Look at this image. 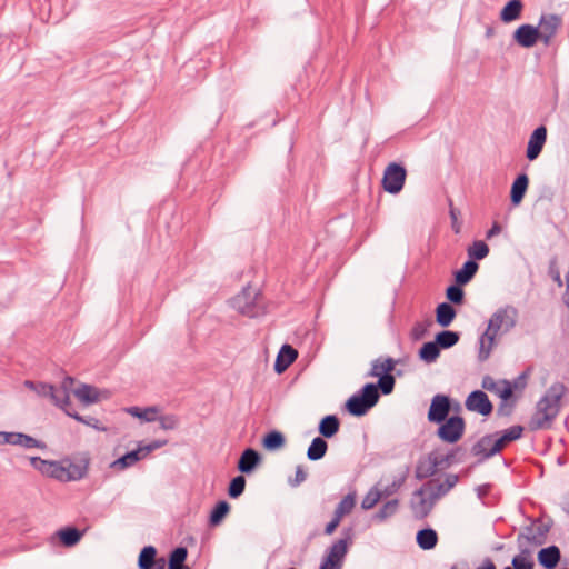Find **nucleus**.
I'll return each instance as SVG.
<instances>
[{
    "instance_id": "60",
    "label": "nucleus",
    "mask_w": 569,
    "mask_h": 569,
    "mask_svg": "<svg viewBox=\"0 0 569 569\" xmlns=\"http://www.w3.org/2000/svg\"><path fill=\"white\" fill-rule=\"evenodd\" d=\"M169 569H189L188 567H178V568H169Z\"/></svg>"
},
{
    "instance_id": "52",
    "label": "nucleus",
    "mask_w": 569,
    "mask_h": 569,
    "mask_svg": "<svg viewBox=\"0 0 569 569\" xmlns=\"http://www.w3.org/2000/svg\"><path fill=\"white\" fill-rule=\"evenodd\" d=\"M177 420L173 417L160 418V425L163 429H172L176 427Z\"/></svg>"
},
{
    "instance_id": "53",
    "label": "nucleus",
    "mask_w": 569,
    "mask_h": 569,
    "mask_svg": "<svg viewBox=\"0 0 569 569\" xmlns=\"http://www.w3.org/2000/svg\"><path fill=\"white\" fill-rule=\"evenodd\" d=\"M306 478H307L306 470L303 469V467L298 466L296 469L295 483L299 485V483L303 482L306 480Z\"/></svg>"
},
{
    "instance_id": "34",
    "label": "nucleus",
    "mask_w": 569,
    "mask_h": 569,
    "mask_svg": "<svg viewBox=\"0 0 569 569\" xmlns=\"http://www.w3.org/2000/svg\"><path fill=\"white\" fill-rule=\"evenodd\" d=\"M157 550L156 548L148 546L144 547L139 556V567L140 569H149L157 565L158 559H156Z\"/></svg>"
},
{
    "instance_id": "39",
    "label": "nucleus",
    "mask_w": 569,
    "mask_h": 569,
    "mask_svg": "<svg viewBox=\"0 0 569 569\" xmlns=\"http://www.w3.org/2000/svg\"><path fill=\"white\" fill-rule=\"evenodd\" d=\"M459 340V336L453 331H442L437 335L436 343L442 348H450Z\"/></svg>"
},
{
    "instance_id": "42",
    "label": "nucleus",
    "mask_w": 569,
    "mask_h": 569,
    "mask_svg": "<svg viewBox=\"0 0 569 569\" xmlns=\"http://www.w3.org/2000/svg\"><path fill=\"white\" fill-rule=\"evenodd\" d=\"M187 549L186 548H177L172 551L169 559V568H178V567H184L183 562L187 558Z\"/></svg>"
},
{
    "instance_id": "36",
    "label": "nucleus",
    "mask_w": 569,
    "mask_h": 569,
    "mask_svg": "<svg viewBox=\"0 0 569 569\" xmlns=\"http://www.w3.org/2000/svg\"><path fill=\"white\" fill-rule=\"evenodd\" d=\"M229 510H230V506L227 501L218 502L211 512L210 523L212 526H218L223 520V518L228 515Z\"/></svg>"
},
{
    "instance_id": "24",
    "label": "nucleus",
    "mask_w": 569,
    "mask_h": 569,
    "mask_svg": "<svg viewBox=\"0 0 569 569\" xmlns=\"http://www.w3.org/2000/svg\"><path fill=\"white\" fill-rule=\"evenodd\" d=\"M417 543L423 550L433 549L438 543V535L433 529H422L417 533Z\"/></svg>"
},
{
    "instance_id": "47",
    "label": "nucleus",
    "mask_w": 569,
    "mask_h": 569,
    "mask_svg": "<svg viewBox=\"0 0 569 569\" xmlns=\"http://www.w3.org/2000/svg\"><path fill=\"white\" fill-rule=\"evenodd\" d=\"M522 431L523 429L521 426H512L509 429L505 430L502 436L510 443L511 441L519 439L522 435Z\"/></svg>"
},
{
    "instance_id": "40",
    "label": "nucleus",
    "mask_w": 569,
    "mask_h": 569,
    "mask_svg": "<svg viewBox=\"0 0 569 569\" xmlns=\"http://www.w3.org/2000/svg\"><path fill=\"white\" fill-rule=\"evenodd\" d=\"M439 347L436 342H427L420 349V357L427 362L435 361L439 356Z\"/></svg>"
},
{
    "instance_id": "13",
    "label": "nucleus",
    "mask_w": 569,
    "mask_h": 569,
    "mask_svg": "<svg viewBox=\"0 0 569 569\" xmlns=\"http://www.w3.org/2000/svg\"><path fill=\"white\" fill-rule=\"evenodd\" d=\"M458 482L456 475H449L443 480H432L427 483L426 490L430 492L432 500H437L448 493Z\"/></svg>"
},
{
    "instance_id": "46",
    "label": "nucleus",
    "mask_w": 569,
    "mask_h": 569,
    "mask_svg": "<svg viewBox=\"0 0 569 569\" xmlns=\"http://www.w3.org/2000/svg\"><path fill=\"white\" fill-rule=\"evenodd\" d=\"M382 393L388 395L393 390L395 387V378L392 375H385V377L379 378L378 383Z\"/></svg>"
},
{
    "instance_id": "56",
    "label": "nucleus",
    "mask_w": 569,
    "mask_h": 569,
    "mask_svg": "<svg viewBox=\"0 0 569 569\" xmlns=\"http://www.w3.org/2000/svg\"><path fill=\"white\" fill-rule=\"evenodd\" d=\"M477 569H496V566L492 560L486 559Z\"/></svg>"
},
{
    "instance_id": "3",
    "label": "nucleus",
    "mask_w": 569,
    "mask_h": 569,
    "mask_svg": "<svg viewBox=\"0 0 569 569\" xmlns=\"http://www.w3.org/2000/svg\"><path fill=\"white\" fill-rule=\"evenodd\" d=\"M378 399V388L372 383H368L363 387L361 395L352 396L347 401L346 407L350 413L355 416H362L368 411V409L376 405Z\"/></svg>"
},
{
    "instance_id": "9",
    "label": "nucleus",
    "mask_w": 569,
    "mask_h": 569,
    "mask_svg": "<svg viewBox=\"0 0 569 569\" xmlns=\"http://www.w3.org/2000/svg\"><path fill=\"white\" fill-rule=\"evenodd\" d=\"M465 421L460 417H451L445 421L439 430L438 436L446 442H457L463 435Z\"/></svg>"
},
{
    "instance_id": "35",
    "label": "nucleus",
    "mask_w": 569,
    "mask_h": 569,
    "mask_svg": "<svg viewBox=\"0 0 569 569\" xmlns=\"http://www.w3.org/2000/svg\"><path fill=\"white\" fill-rule=\"evenodd\" d=\"M58 536L64 546L71 547L80 540L82 533L76 528H66L60 530Z\"/></svg>"
},
{
    "instance_id": "50",
    "label": "nucleus",
    "mask_w": 569,
    "mask_h": 569,
    "mask_svg": "<svg viewBox=\"0 0 569 569\" xmlns=\"http://www.w3.org/2000/svg\"><path fill=\"white\" fill-rule=\"evenodd\" d=\"M397 507H398V501H397V500L388 501V502L383 506V508L381 509V511H380V512H381V517H382V518H386V517H388V516L392 515V513L396 511Z\"/></svg>"
},
{
    "instance_id": "25",
    "label": "nucleus",
    "mask_w": 569,
    "mask_h": 569,
    "mask_svg": "<svg viewBox=\"0 0 569 569\" xmlns=\"http://www.w3.org/2000/svg\"><path fill=\"white\" fill-rule=\"evenodd\" d=\"M522 3L520 0L509 1L500 13V19L503 22H511L520 18L522 11Z\"/></svg>"
},
{
    "instance_id": "31",
    "label": "nucleus",
    "mask_w": 569,
    "mask_h": 569,
    "mask_svg": "<svg viewBox=\"0 0 569 569\" xmlns=\"http://www.w3.org/2000/svg\"><path fill=\"white\" fill-rule=\"evenodd\" d=\"M498 335L490 332L489 329L485 331L480 339V350H479V357L481 360L488 359L493 346L495 341Z\"/></svg>"
},
{
    "instance_id": "61",
    "label": "nucleus",
    "mask_w": 569,
    "mask_h": 569,
    "mask_svg": "<svg viewBox=\"0 0 569 569\" xmlns=\"http://www.w3.org/2000/svg\"><path fill=\"white\" fill-rule=\"evenodd\" d=\"M505 569H512V568H510V567H507V568H505Z\"/></svg>"
},
{
    "instance_id": "19",
    "label": "nucleus",
    "mask_w": 569,
    "mask_h": 569,
    "mask_svg": "<svg viewBox=\"0 0 569 569\" xmlns=\"http://www.w3.org/2000/svg\"><path fill=\"white\" fill-rule=\"evenodd\" d=\"M298 352L289 345H284L277 357L274 368L281 373L297 359Z\"/></svg>"
},
{
    "instance_id": "23",
    "label": "nucleus",
    "mask_w": 569,
    "mask_h": 569,
    "mask_svg": "<svg viewBox=\"0 0 569 569\" xmlns=\"http://www.w3.org/2000/svg\"><path fill=\"white\" fill-rule=\"evenodd\" d=\"M340 428V421L336 416H326L319 423V432L325 438L333 437Z\"/></svg>"
},
{
    "instance_id": "59",
    "label": "nucleus",
    "mask_w": 569,
    "mask_h": 569,
    "mask_svg": "<svg viewBox=\"0 0 569 569\" xmlns=\"http://www.w3.org/2000/svg\"><path fill=\"white\" fill-rule=\"evenodd\" d=\"M555 280L559 283V286L562 284V281H561L559 272H556Z\"/></svg>"
},
{
    "instance_id": "2",
    "label": "nucleus",
    "mask_w": 569,
    "mask_h": 569,
    "mask_svg": "<svg viewBox=\"0 0 569 569\" xmlns=\"http://www.w3.org/2000/svg\"><path fill=\"white\" fill-rule=\"evenodd\" d=\"M566 393L567 388L565 385H552L538 402L537 409L530 420V427L536 430L550 428L559 412L561 400Z\"/></svg>"
},
{
    "instance_id": "28",
    "label": "nucleus",
    "mask_w": 569,
    "mask_h": 569,
    "mask_svg": "<svg viewBox=\"0 0 569 569\" xmlns=\"http://www.w3.org/2000/svg\"><path fill=\"white\" fill-rule=\"evenodd\" d=\"M478 270V263L473 260L467 261L463 267L456 272V281L459 284L469 282Z\"/></svg>"
},
{
    "instance_id": "29",
    "label": "nucleus",
    "mask_w": 569,
    "mask_h": 569,
    "mask_svg": "<svg viewBox=\"0 0 569 569\" xmlns=\"http://www.w3.org/2000/svg\"><path fill=\"white\" fill-rule=\"evenodd\" d=\"M513 569H533L535 561L532 551L529 549H523L513 557L512 559Z\"/></svg>"
},
{
    "instance_id": "17",
    "label": "nucleus",
    "mask_w": 569,
    "mask_h": 569,
    "mask_svg": "<svg viewBox=\"0 0 569 569\" xmlns=\"http://www.w3.org/2000/svg\"><path fill=\"white\" fill-rule=\"evenodd\" d=\"M547 139V129L541 126L538 127L531 134L528 148H527V158L529 160H535L541 152Z\"/></svg>"
},
{
    "instance_id": "27",
    "label": "nucleus",
    "mask_w": 569,
    "mask_h": 569,
    "mask_svg": "<svg viewBox=\"0 0 569 569\" xmlns=\"http://www.w3.org/2000/svg\"><path fill=\"white\" fill-rule=\"evenodd\" d=\"M395 369V361L392 359H378L372 363L370 376L371 377H385V375H391Z\"/></svg>"
},
{
    "instance_id": "14",
    "label": "nucleus",
    "mask_w": 569,
    "mask_h": 569,
    "mask_svg": "<svg viewBox=\"0 0 569 569\" xmlns=\"http://www.w3.org/2000/svg\"><path fill=\"white\" fill-rule=\"evenodd\" d=\"M450 410V402L448 397L442 395H437L433 397L429 412L428 419L432 422H441L446 419Z\"/></svg>"
},
{
    "instance_id": "10",
    "label": "nucleus",
    "mask_w": 569,
    "mask_h": 569,
    "mask_svg": "<svg viewBox=\"0 0 569 569\" xmlns=\"http://www.w3.org/2000/svg\"><path fill=\"white\" fill-rule=\"evenodd\" d=\"M63 466V481H76L82 479L89 468V459L86 457L79 458L77 460L64 459L62 460Z\"/></svg>"
},
{
    "instance_id": "1",
    "label": "nucleus",
    "mask_w": 569,
    "mask_h": 569,
    "mask_svg": "<svg viewBox=\"0 0 569 569\" xmlns=\"http://www.w3.org/2000/svg\"><path fill=\"white\" fill-rule=\"evenodd\" d=\"M74 379L71 377H67L63 379L60 388H54L51 385H38L36 386L33 382L27 381L26 386L36 390L38 393L50 397L52 401L61 407L66 413L78 421L84 422L87 425H92L89 421H86L82 417H80L71 407L70 403V392L74 395V397L83 405H91L99 402L102 399H107L109 393L107 391H101L96 387L89 385H80L77 388H73Z\"/></svg>"
},
{
    "instance_id": "18",
    "label": "nucleus",
    "mask_w": 569,
    "mask_h": 569,
    "mask_svg": "<svg viewBox=\"0 0 569 569\" xmlns=\"http://www.w3.org/2000/svg\"><path fill=\"white\" fill-rule=\"evenodd\" d=\"M560 26V20L556 16L542 17L540 19V23L538 29L540 40H542L546 44L550 42V40L556 34L558 28Z\"/></svg>"
},
{
    "instance_id": "37",
    "label": "nucleus",
    "mask_w": 569,
    "mask_h": 569,
    "mask_svg": "<svg viewBox=\"0 0 569 569\" xmlns=\"http://www.w3.org/2000/svg\"><path fill=\"white\" fill-rule=\"evenodd\" d=\"M489 253L488 246L479 240L475 241L469 248H468V256L473 260H481L486 258Z\"/></svg>"
},
{
    "instance_id": "48",
    "label": "nucleus",
    "mask_w": 569,
    "mask_h": 569,
    "mask_svg": "<svg viewBox=\"0 0 569 569\" xmlns=\"http://www.w3.org/2000/svg\"><path fill=\"white\" fill-rule=\"evenodd\" d=\"M246 298V293L243 295H240L238 296L236 299H234V305L236 307L241 311V313L246 315V316H249V317H254L257 315V312L253 310L252 307H249V306H242V300Z\"/></svg>"
},
{
    "instance_id": "43",
    "label": "nucleus",
    "mask_w": 569,
    "mask_h": 569,
    "mask_svg": "<svg viewBox=\"0 0 569 569\" xmlns=\"http://www.w3.org/2000/svg\"><path fill=\"white\" fill-rule=\"evenodd\" d=\"M381 499V492L378 489H371L362 499L361 507L365 510L372 509Z\"/></svg>"
},
{
    "instance_id": "8",
    "label": "nucleus",
    "mask_w": 569,
    "mask_h": 569,
    "mask_svg": "<svg viewBox=\"0 0 569 569\" xmlns=\"http://www.w3.org/2000/svg\"><path fill=\"white\" fill-rule=\"evenodd\" d=\"M348 551L347 539H339L329 549L320 569H341L342 560Z\"/></svg>"
},
{
    "instance_id": "54",
    "label": "nucleus",
    "mask_w": 569,
    "mask_h": 569,
    "mask_svg": "<svg viewBox=\"0 0 569 569\" xmlns=\"http://www.w3.org/2000/svg\"><path fill=\"white\" fill-rule=\"evenodd\" d=\"M502 231L501 226L498 222H495L492 227L487 232V239H490Z\"/></svg>"
},
{
    "instance_id": "12",
    "label": "nucleus",
    "mask_w": 569,
    "mask_h": 569,
    "mask_svg": "<svg viewBox=\"0 0 569 569\" xmlns=\"http://www.w3.org/2000/svg\"><path fill=\"white\" fill-rule=\"evenodd\" d=\"M466 407L470 411H476L483 416H488L492 411V405L488 396L480 390L473 391L466 400Z\"/></svg>"
},
{
    "instance_id": "30",
    "label": "nucleus",
    "mask_w": 569,
    "mask_h": 569,
    "mask_svg": "<svg viewBox=\"0 0 569 569\" xmlns=\"http://www.w3.org/2000/svg\"><path fill=\"white\" fill-rule=\"evenodd\" d=\"M528 187V177L526 174H520L515 182L512 183L511 188V200L513 203L518 204L527 190Z\"/></svg>"
},
{
    "instance_id": "49",
    "label": "nucleus",
    "mask_w": 569,
    "mask_h": 569,
    "mask_svg": "<svg viewBox=\"0 0 569 569\" xmlns=\"http://www.w3.org/2000/svg\"><path fill=\"white\" fill-rule=\"evenodd\" d=\"M497 393L503 400H508L512 396V387L507 381H499Z\"/></svg>"
},
{
    "instance_id": "41",
    "label": "nucleus",
    "mask_w": 569,
    "mask_h": 569,
    "mask_svg": "<svg viewBox=\"0 0 569 569\" xmlns=\"http://www.w3.org/2000/svg\"><path fill=\"white\" fill-rule=\"evenodd\" d=\"M423 489H420L416 492V496L420 497V501L418 505L413 506V510L416 512V516L419 518H425L432 508V502L428 503L427 500L423 498Z\"/></svg>"
},
{
    "instance_id": "7",
    "label": "nucleus",
    "mask_w": 569,
    "mask_h": 569,
    "mask_svg": "<svg viewBox=\"0 0 569 569\" xmlns=\"http://www.w3.org/2000/svg\"><path fill=\"white\" fill-rule=\"evenodd\" d=\"M517 311L513 308L507 307L499 309L492 315L489 320L488 328L490 332L499 335V332L508 331L515 326Z\"/></svg>"
},
{
    "instance_id": "45",
    "label": "nucleus",
    "mask_w": 569,
    "mask_h": 569,
    "mask_svg": "<svg viewBox=\"0 0 569 569\" xmlns=\"http://www.w3.org/2000/svg\"><path fill=\"white\" fill-rule=\"evenodd\" d=\"M447 298L457 305H461L463 302V290L459 286H450L446 291Z\"/></svg>"
},
{
    "instance_id": "32",
    "label": "nucleus",
    "mask_w": 569,
    "mask_h": 569,
    "mask_svg": "<svg viewBox=\"0 0 569 569\" xmlns=\"http://www.w3.org/2000/svg\"><path fill=\"white\" fill-rule=\"evenodd\" d=\"M327 449V442L322 438L317 437L312 440L311 445L308 448V458L310 460L321 459L326 455Z\"/></svg>"
},
{
    "instance_id": "6",
    "label": "nucleus",
    "mask_w": 569,
    "mask_h": 569,
    "mask_svg": "<svg viewBox=\"0 0 569 569\" xmlns=\"http://www.w3.org/2000/svg\"><path fill=\"white\" fill-rule=\"evenodd\" d=\"M356 502H357V495L355 491L346 495L341 499V501L338 503L337 508L335 509V515H333L332 520L325 528L326 535L330 536L337 530V528L339 527L343 517L350 515L351 511L355 509Z\"/></svg>"
},
{
    "instance_id": "4",
    "label": "nucleus",
    "mask_w": 569,
    "mask_h": 569,
    "mask_svg": "<svg viewBox=\"0 0 569 569\" xmlns=\"http://www.w3.org/2000/svg\"><path fill=\"white\" fill-rule=\"evenodd\" d=\"M164 442L154 441L148 446L139 447L137 450L126 453L121 458L114 460L111 463V468L117 471H122L133 465H136L139 460L146 458L152 450L162 447Z\"/></svg>"
},
{
    "instance_id": "57",
    "label": "nucleus",
    "mask_w": 569,
    "mask_h": 569,
    "mask_svg": "<svg viewBox=\"0 0 569 569\" xmlns=\"http://www.w3.org/2000/svg\"><path fill=\"white\" fill-rule=\"evenodd\" d=\"M566 292L563 295V299H565V302L566 305L569 307V270H568V273L566 276Z\"/></svg>"
},
{
    "instance_id": "15",
    "label": "nucleus",
    "mask_w": 569,
    "mask_h": 569,
    "mask_svg": "<svg viewBox=\"0 0 569 569\" xmlns=\"http://www.w3.org/2000/svg\"><path fill=\"white\" fill-rule=\"evenodd\" d=\"M513 39L519 46L531 48L540 40V37L536 27L522 24L515 31Z\"/></svg>"
},
{
    "instance_id": "16",
    "label": "nucleus",
    "mask_w": 569,
    "mask_h": 569,
    "mask_svg": "<svg viewBox=\"0 0 569 569\" xmlns=\"http://www.w3.org/2000/svg\"><path fill=\"white\" fill-rule=\"evenodd\" d=\"M508 445L509 441H507L502 435L498 438L490 436L482 438L477 445V448L479 452L483 453L486 457H491L503 450Z\"/></svg>"
},
{
    "instance_id": "21",
    "label": "nucleus",
    "mask_w": 569,
    "mask_h": 569,
    "mask_svg": "<svg viewBox=\"0 0 569 569\" xmlns=\"http://www.w3.org/2000/svg\"><path fill=\"white\" fill-rule=\"evenodd\" d=\"M538 560L541 566L547 569L555 568L560 560V551L558 547L551 546L548 548H543L538 553Z\"/></svg>"
},
{
    "instance_id": "33",
    "label": "nucleus",
    "mask_w": 569,
    "mask_h": 569,
    "mask_svg": "<svg viewBox=\"0 0 569 569\" xmlns=\"http://www.w3.org/2000/svg\"><path fill=\"white\" fill-rule=\"evenodd\" d=\"M284 437L279 431L267 433L262 440V445L267 450H278L284 446Z\"/></svg>"
},
{
    "instance_id": "51",
    "label": "nucleus",
    "mask_w": 569,
    "mask_h": 569,
    "mask_svg": "<svg viewBox=\"0 0 569 569\" xmlns=\"http://www.w3.org/2000/svg\"><path fill=\"white\" fill-rule=\"evenodd\" d=\"M499 382L495 381L490 377H486L482 382V387L487 390L497 392Z\"/></svg>"
},
{
    "instance_id": "26",
    "label": "nucleus",
    "mask_w": 569,
    "mask_h": 569,
    "mask_svg": "<svg viewBox=\"0 0 569 569\" xmlns=\"http://www.w3.org/2000/svg\"><path fill=\"white\" fill-rule=\"evenodd\" d=\"M259 455L253 449H246L241 455L238 468L242 472H250L259 462Z\"/></svg>"
},
{
    "instance_id": "44",
    "label": "nucleus",
    "mask_w": 569,
    "mask_h": 569,
    "mask_svg": "<svg viewBox=\"0 0 569 569\" xmlns=\"http://www.w3.org/2000/svg\"><path fill=\"white\" fill-rule=\"evenodd\" d=\"M244 486L246 480L242 476L233 478L229 486V496L232 498L239 497L243 492Z\"/></svg>"
},
{
    "instance_id": "5",
    "label": "nucleus",
    "mask_w": 569,
    "mask_h": 569,
    "mask_svg": "<svg viewBox=\"0 0 569 569\" xmlns=\"http://www.w3.org/2000/svg\"><path fill=\"white\" fill-rule=\"evenodd\" d=\"M406 169L398 163H390L383 173L382 186L389 193H398L406 181Z\"/></svg>"
},
{
    "instance_id": "20",
    "label": "nucleus",
    "mask_w": 569,
    "mask_h": 569,
    "mask_svg": "<svg viewBox=\"0 0 569 569\" xmlns=\"http://www.w3.org/2000/svg\"><path fill=\"white\" fill-rule=\"evenodd\" d=\"M0 442L19 445L26 448H34L38 447V441L29 436L22 433H8L0 432Z\"/></svg>"
},
{
    "instance_id": "55",
    "label": "nucleus",
    "mask_w": 569,
    "mask_h": 569,
    "mask_svg": "<svg viewBox=\"0 0 569 569\" xmlns=\"http://www.w3.org/2000/svg\"><path fill=\"white\" fill-rule=\"evenodd\" d=\"M425 332V327L422 323H417L413 328H412V336L415 339H419L421 338V336L423 335Z\"/></svg>"
},
{
    "instance_id": "22",
    "label": "nucleus",
    "mask_w": 569,
    "mask_h": 569,
    "mask_svg": "<svg viewBox=\"0 0 569 569\" xmlns=\"http://www.w3.org/2000/svg\"><path fill=\"white\" fill-rule=\"evenodd\" d=\"M456 318V310L447 302L440 303L436 309V320L441 327H448Z\"/></svg>"
},
{
    "instance_id": "38",
    "label": "nucleus",
    "mask_w": 569,
    "mask_h": 569,
    "mask_svg": "<svg viewBox=\"0 0 569 569\" xmlns=\"http://www.w3.org/2000/svg\"><path fill=\"white\" fill-rule=\"evenodd\" d=\"M128 411L132 416L138 417L140 419H143L146 421H154V420L158 419V415H159L158 409L154 408V407L146 408V409H140L138 407H132Z\"/></svg>"
},
{
    "instance_id": "58",
    "label": "nucleus",
    "mask_w": 569,
    "mask_h": 569,
    "mask_svg": "<svg viewBox=\"0 0 569 569\" xmlns=\"http://www.w3.org/2000/svg\"><path fill=\"white\" fill-rule=\"evenodd\" d=\"M450 216H451L453 222H456L457 221V212L452 207L450 209Z\"/></svg>"
},
{
    "instance_id": "11",
    "label": "nucleus",
    "mask_w": 569,
    "mask_h": 569,
    "mask_svg": "<svg viewBox=\"0 0 569 569\" xmlns=\"http://www.w3.org/2000/svg\"><path fill=\"white\" fill-rule=\"evenodd\" d=\"M31 466L40 471L43 476L63 481V466L61 461H48L38 457L30 459Z\"/></svg>"
}]
</instances>
